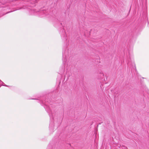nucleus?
I'll list each match as a JSON object with an SVG mask.
<instances>
[{
  "label": "nucleus",
  "mask_w": 149,
  "mask_h": 149,
  "mask_svg": "<svg viewBox=\"0 0 149 149\" xmlns=\"http://www.w3.org/2000/svg\"><path fill=\"white\" fill-rule=\"evenodd\" d=\"M31 11L32 13H34L36 12V10L33 9H32L31 10Z\"/></svg>",
  "instance_id": "obj_1"
},
{
  "label": "nucleus",
  "mask_w": 149,
  "mask_h": 149,
  "mask_svg": "<svg viewBox=\"0 0 149 149\" xmlns=\"http://www.w3.org/2000/svg\"><path fill=\"white\" fill-rule=\"evenodd\" d=\"M37 0H36L34 1V3H37Z\"/></svg>",
  "instance_id": "obj_3"
},
{
  "label": "nucleus",
  "mask_w": 149,
  "mask_h": 149,
  "mask_svg": "<svg viewBox=\"0 0 149 149\" xmlns=\"http://www.w3.org/2000/svg\"><path fill=\"white\" fill-rule=\"evenodd\" d=\"M46 12V11L45 10H44L43 11L42 13H43V14H45V13Z\"/></svg>",
  "instance_id": "obj_2"
},
{
  "label": "nucleus",
  "mask_w": 149,
  "mask_h": 149,
  "mask_svg": "<svg viewBox=\"0 0 149 149\" xmlns=\"http://www.w3.org/2000/svg\"><path fill=\"white\" fill-rule=\"evenodd\" d=\"M10 12H8V13H10Z\"/></svg>",
  "instance_id": "obj_4"
}]
</instances>
